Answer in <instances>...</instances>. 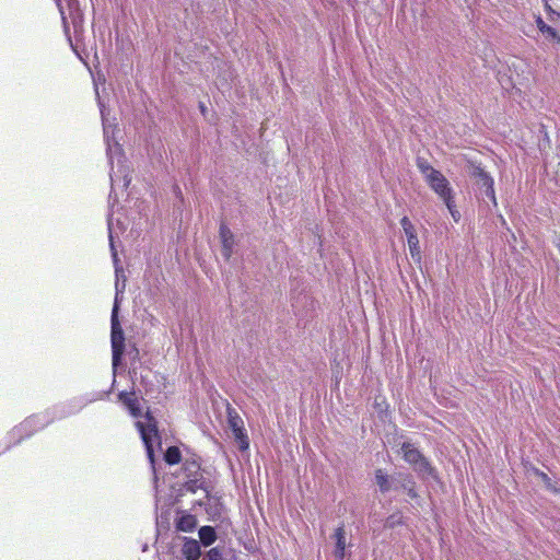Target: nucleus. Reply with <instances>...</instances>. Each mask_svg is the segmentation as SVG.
Returning a JSON list of instances; mask_svg holds the SVG:
<instances>
[{
    "label": "nucleus",
    "mask_w": 560,
    "mask_h": 560,
    "mask_svg": "<svg viewBox=\"0 0 560 560\" xmlns=\"http://www.w3.org/2000/svg\"><path fill=\"white\" fill-rule=\"evenodd\" d=\"M183 472L186 477V488L191 492H196L198 489L203 488V477L201 471V457L192 454L185 458L183 463Z\"/></svg>",
    "instance_id": "f257e3e1"
},
{
    "label": "nucleus",
    "mask_w": 560,
    "mask_h": 560,
    "mask_svg": "<svg viewBox=\"0 0 560 560\" xmlns=\"http://www.w3.org/2000/svg\"><path fill=\"white\" fill-rule=\"evenodd\" d=\"M425 182L441 200L446 201L453 199V188L451 187L448 179L441 172L436 173Z\"/></svg>",
    "instance_id": "f03ea898"
},
{
    "label": "nucleus",
    "mask_w": 560,
    "mask_h": 560,
    "mask_svg": "<svg viewBox=\"0 0 560 560\" xmlns=\"http://www.w3.org/2000/svg\"><path fill=\"white\" fill-rule=\"evenodd\" d=\"M402 457L410 465L418 466L419 470L427 471L431 469L430 463L424 458L421 452L411 443L405 442L401 445Z\"/></svg>",
    "instance_id": "7ed1b4c3"
},
{
    "label": "nucleus",
    "mask_w": 560,
    "mask_h": 560,
    "mask_svg": "<svg viewBox=\"0 0 560 560\" xmlns=\"http://www.w3.org/2000/svg\"><path fill=\"white\" fill-rule=\"evenodd\" d=\"M58 7H59V11H60L61 19H62L63 30L67 34L69 33L68 18L71 20V23H72L74 30L82 27L83 13H82L81 9L79 8V3L77 1L70 0L68 2V7H69V15L68 16L65 14V11L59 2H58Z\"/></svg>",
    "instance_id": "20e7f679"
},
{
    "label": "nucleus",
    "mask_w": 560,
    "mask_h": 560,
    "mask_svg": "<svg viewBox=\"0 0 560 560\" xmlns=\"http://www.w3.org/2000/svg\"><path fill=\"white\" fill-rule=\"evenodd\" d=\"M469 174L471 177L478 179V183L486 187V195L492 199L494 205H497L494 183L492 177L480 165L475 164L470 165Z\"/></svg>",
    "instance_id": "39448f33"
},
{
    "label": "nucleus",
    "mask_w": 560,
    "mask_h": 560,
    "mask_svg": "<svg viewBox=\"0 0 560 560\" xmlns=\"http://www.w3.org/2000/svg\"><path fill=\"white\" fill-rule=\"evenodd\" d=\"M137 427L140 431L141 439L145 445L148 457L150 458L151 463L154 462V450L152 440L154 438H159L158 428L155 423H149L143 424L141 422H137Z\"/></svg>",
    "instance_id": "423d86ee"
},
{
    "label": "nucleus",
    "mask_w": 560,
    "mask_h": 560,
    "mask_svg": "<svg viewBox=\"0 0 560 560\" xmlns=\"http://www.w3.org/2000/svg\"><path fill=\"white\" fill-rule=\"evenodd\" d=\"M125 337L121 328L112 329L113 363L116 365L124 353Z\"/></svg>",
    "instance_id": "0eeeda50"
},
{
    "label": "nucleus",
    "mask_w": 560,
    "mask_h": 560,
    "mask_svg": "<svg viewBox=\"0 0 560 560\" xmlns=\"http://www.w3.org/2000/svg\"><path fill=\"white\" fill-rule=\"evenodd\" d=\"M220 238L222 243V255L226 260H229L233 254L234 235L224 223L220 225Z\"/></svg>",
    "instance_id": "6e6552de"
},
{
    "label": "nucleus",
    "mask_w": 560,
    "mask_h": 560,
    "mask_svg": "<svg viewBox=\"0 0 560 560\" xmlns=\"http://www.w3.org/2000/svg\"><path fill=\"white\" fill-rule=\"evenodd\" d=\"M175 521V527L178 532L190 533L197 527V517L187 512H179Z\"/></svg>",
    "instance_id": "1a4fd4ad"
},
{
    "label": "nucleus",
    "mask_w": 560,
    "mask_h": 560,
    "mask_svg": "<svg viewBox=\"0 0 560 560\" xmlns=\"http://www.w3.org/2000/svg\"><path fill=\"white\" fill-rule=\"evenodd\" d=\"M334 539L336 541V547L334 551V556L336 560H343L346 557V530L345 526L340 525L335 529Z\"/></svg>",
    "instance_id": "9d476101"
},
{
    "label": "nucleus",
    "mask_w": 560,
    "mask_h": 560,
    "mask_svg": "<svg viewBox=\"0 0 560 560\" xmlns=\"http://www.w3.org/2000/svg\"><path fill=\"white\" fill-rule=\"evenodd\" d=\"M182 553L187 560H198L201 556L199 542L196 539L184 537Z\"/></svg>",
    "instance_id": "9b49d317"
},
{
    "label": "nucleus",
    "mask_w": 560,
    "mask_h": 560,
    "mask_svg": "<svg viewBox=\"0 0 560 560\" xmlns=\"http://www.w3.org/2000/svg\"><path fill=\"white\" fill-rule=\"evenodd\" d=\"M118 397L133 417L141 416L140 404L135 393L121 392Z\"/></svg>",
    "instance_id": "f8f14e48"
},
{
    "label": "nucleus",
    "mask_w": 560,
    "mask_h": 560,
    "mask_svg": "<svg viewBox=\"0 0 560 560\" xmlns=\"http://www.w3.org/2000/svg\"><path fill=\"white\" fill-rule=\"evenodd\" d=\"M405 234L407 236V243H408L411 258L416 262H420L422 256H421L420 243H419V238L417 235V231L415 230V231H411V232H408Z\"/></svg>",
    "instance_id": "ddd939ff"
},
{
    "label": "nucleus",
    "mask_w": 560,
    "mask_h": 560,
    "mask_svg": "<svg viewBox=\"0 0 560 560\" xmlns=\"http://www.w3.org/2000/svg\"><path fill=\"white\" fill-rule=\"evenodd\" d=\"M199 538L203 546H211L217 540V533L212 526H202L199 529Z\"/></svg>",
    "instance_id": "4468645a"
},
{
    "label": "nucleus",
    "mask_w": 560,
    "mask_h": 560,
    "mask_svg": "<svg viewBox=\"0 0 560 560\" xmlns=\"http://www.w3.org/2000/svg\"><path fill=\"white\" fill-rule=\"evenodd\" d=\"M232 432L236 443L238 444V448L242 452L247 451L249 448V439L244 425Z\"/></svg>",
    "instance_id": "2eb2a0df"
},
{
    "label": "nucleus",
    "mask_w": 560,
    "mask_h": 560,
    "mask_svg": "<svg viewBox=\"0 0 560 560\" xmlns=\"http://www.w3.org/2000/svg\"><path fill=\"white\" fill-rule=\"evenodd\" d=\"M226 416H228L229 428L232 431H235L236 429L244 425V421H243L242 417L238 415V412L234 408L228 407Z\"/></svg>",
    "instance_id": "dca6fc26"
},
{
    "label": "nucleus",
    "mask_w": 560,
    "mask_h": 560,
    "mask_svg": "<svg viewBox=\"0 0 560 560\" xmlns=\"http://www.w3.org/2000/svg\"><path fill=\"white\" fill-rule=\"evenodd\" d=\"M164 460L171 466L179 464L182 460L180 450L177 446H170L164 454Z\"/></svg>",
    "instance_id": "f3484780"
},
{
    "label": "nucleus",
    "mask_w": 560,
    "mask_h": 560,
    "mask_svg": "<svg viewBox=\"0 0 560 560\" xmlns=\"http://www.w3.org/2000/svg\"><path fill=\"white\" fill-rule=\"evenodd\" d=\"M545 9L549 14V20L556 22V18L560 19V0H544Z\"/></svg>",
    "instance_id": "a211bd4d"
},
{
    "label": "nucleus",
    "mask_w": 560,
    "mask_h": 560,
    "mask_svg": "<svg viewBox=\"0 0 560 560\" xmlns=\"http://www.w3.org/2000/svg\"><path fill=\"white\" fill-rule=\"evenodd\" d=\"M375 480L381 492H387L390 489L389 478L383 469L375 470Z\"/></svg>",
    "instance_id": "6ab92c4d"
},
{
    "label": "nucleus",
    "mask_w": 560,
    "mask_h": 560,
    "mask_svg": "<svg viewBox=\"0 0 560 560\" xmlns=\"http://www.w3.org/2000/svg\"><path fill=\"white\" fill-rule=\"evenodd\" d=\"M417 166L420 171V173L424 176V179L428 180L433 175L439 173V170H435L430 163H428L425 160H418Z\"/></svg>",
    "instance_id": "aec40b11"
},
{
    "label": "nucleus",
    "mask_w": 560,
    "mask_h": 560,
    "mask_svg": "<svg viewBox=\"0 0 560 560\" xmlns=\"http://www.w3.org/2000/svg\"><path fill=\"white\" fill-rule=\"evenodd\" d=\"M534 472H535L536 476H538L541 479V481L544 482L545 487L549 491H551L553 493H560V489L556 487V485L552 482V480L549 478V476L546 472H544V471H541V470H539L537 468L534 469Z\"/></svg>",
    "instance_id": "412c9836"
},
{
    "label": "nucleus",
    "mask_w": 560,
    "mask_h": 560,
    "mask_svg": "<svg viewBox=\"0 0 560 560\" xmlns=\"http://www.w3.org/2000/svg\"><path fill=\"white\" fill-rule=\"evenodd\" d=\"M401 488L407 491L408 495L411 499H416L418 493L415 488V481L410 478V476H405L402 478Z\"/></svg>",
    "instance_id": "4be33fe9"
},
{
    "label": "nucleus",
    "mask_w": 560,
    "mask_h": 560,
    "mask_svg": "<svg viewBox=\"0 0 560 560\" xmlns=\"http://www.w3.org/2000/svg\"><path fill=\"white\" fill-rule=\"evenodd\" d=\"M541 34L546 37V39L552 40L560 45V34L550 25H547L546 28L542 30Z\"/></svg>",
    "instance_id": "5701e85b"
},
{
    "label": "nucleus",
    "mask_w": 560,
    "mask_h": 560,
    "mask_svg": "<svg viewBox=\"0 0 560 560\" xmlns=\"http://www.w3.org/2000/svg\"><path fill=\"white\" fill-rule=\"evenodd\" d=\"M445 206L447 207L452 218L454 219L455 222H458L459 219H460V213L459 211L456 209V205H455V200L454 198L453 199H450V200H446L444 201Z\"/></svg>",
    "instance_id": "b1692460"
},
{
    "label": "nucleus",
    "mask_w": 560,
    "mask_h": 560,
    "mask_svg": "<svg viewBox=\"0 0 560 560\" xmlns=\"http://www.w3.org/2000/svg\"><path fill=\"white\" fill-rule=\"evenodd\" d=\"M207 560H223L222 552L218 547L211 548L207 552Z\"/></svg>",
    "instance_id": "393cba45"
},
{
    "label": "nucleus",
    "mask_w": 560,
    "mask_h": 560,
    "mask_svg": "<svg viewBox=\"0 0 560 560\" xmlns=\"http://www.w3.org/2000/svg\"><path fill=\"white\" fill-rule=\"evenodd\" d=\"M400 224H401V228H402L405 233H408V232H411V231L416 230V228L412 224V222L410 221V219L408 217H406V215L401 218Z\"/></svg>",
    "instance_id": "a878e982"
},
{
    "label": "nucleus",
    "mask_w": 560,
    "mask_h": 560,
    "mask_svg": "<svg viewBox=\"0 0 560 560\" xmlns=\"http://www.w3.org/2000/svg\"><path fill=\"white\" fill-rule=\"evenodd\" d=\"M112 329L121 328L118 320V305L115 303L112 312Z\"/></svg>",
    "instance_id": "bb28decb"
},
{
    "label": "nucleus",
    "mask_w": 560,
    "mask_h": 560,
    "mask_svg": "<svg viewBox=\"0 0 560 560\" xmlns=\"http://www.w3.org/2000/svg\"><path fill=\"white\" fill-rule=\"evenodd\" d=\"M535 23H536V26L537 28L539 30V32L541 33L542 30L546 28V26L548 25L540 15H537L536 19H535Z\"/></svg>",
    "instance_id": "cd10ccee"
},
{
    "label": "nucleus",
    "mask_w": 560,
    "mask_h": 560,
    "mask_svg": "<svg viewBox=\"0 0 560 560\" xmlns=\"http://www.w3.org/2000/svg\"><path fill=\"white\" fill-rule=\"evenodd\" d=\"M382 404H384V405L387 407V404H386L385 399H383V400H382V402H377V401H375V406H376V407H380V408H381Z\"/></svg>",
    "instance_id": "c85d7f7f"
},
{
    "label": "nucleus",
    "mask_w": 560,
    "mask_h": 560,
    "mask_svg": "<svg viewBox=\"0 0 560 560\" xmlns=\"http://www.w3.org/2000/svg\"><path fill=\"white\" fill-rule=\"evenodd\" d=\"M200 110H201L202 114L206 113L207 108H206V106L203 104L200 105Z\"/></svg>",
    "instance_id": "c756f323"
}]
</instances>
